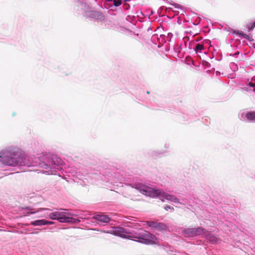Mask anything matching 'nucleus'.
<instances>
[{
  "label": "nucleus",
  "mask_w": 255,
  "mask_h": 255,
  "mask_svg": "<svg viewBox=\"0 0 255 255\" xmlns=\"http://www.w3.org/2000/svg\"><path fill=\"white\" fill-rule=\"evenodd\" d=\"M113 234L123 238L130 239L133 238L137 239L138 242L146 245L155 244L157 240L156 237L150 233L149 232L144 231L143 232L139 233L137 235L130 236L127 235V232L125 230L121 227H116L113 231Z\"/></svg>",
  "instance_id": "obj_1"
},
{
  "label": "nucleus",
  "mask_w": 255,
  "mask_h": 255,
  "mask_svg": "<svg viewBox=\"0 0 255 255\" xmlns=\"http://www.w3.org/2000/svg\"><path fill=\"white\" fill-rule=\"evenodd\" d=\"M135 188L138 189L142 194L152 197H156L159 195L164 196L165 198L167 200H176V198L169 195L165 194L164 192H162L159 189H154L148 186L142 185L140 184H135Z\"/></svg>",
  "instance_id": "obj_2"
},
{
  "label": "nucleus",
  "mask_w": 255,
  "mask_h": 255,
  "mask_svg": "<svg viewBox=\"0 0 255 255\" xmlns=\"http://www.w3.org/2000/svg\"><path fill=\"white\" fill-rule=\"evenodd\" d=\"M0 161L9 166H15L17 165H22L21 158L17 155L0 156Z\"/></svg>",
  "instance_id": "obj_3"
},
{
  "label": "nucleus",
  "mask_w": 255,
  "mask_h": 255,
  "mask_svg": "<svg viewBox=\"0 0 255 255\" xmlns=\"http://www.w3.org/2000/svg\"><path fill=\"white\" fill-rule=\"evenodd\" d=\"M66 212H55L51 213L49 214V218L52 220H57L61 223H73L75 222L76 219L67 217L65 216Z\"/></svg>",
  "instance_id": "obj_4"
},
{
  "label": "nucleus",
  "mask_w": 255,
  "mask_h": 255,
  "mask_svg": "<svg viewBox=\"0 0 255 255\" xmlns=\"http://www.w3.org/2000/svg\"><path fill=\"white\" fill-rule=\"evenodd\" d=\"M146 225L151 228L156 229L158 231L165 230L166 229V226L163 223L154 221H146Z\"/></svg>",
  "instance_id": "obj_5"
},
{
  "label": "nucleus",
  "mask_w": 255,
  "mask_h": 255,
  "mask_svg": "<svg viewBox=\"0 0 255 255\" xmlns=\"http://www.w3.org/2000/svg\"><path fill=\"white\" fill-rule=\"evenodd\" d=\"M94 219L99 222L108 223L111 220V218L108 215L103 213L98 214L94 216Z\"/></svg>",
  "instance_id": "obj_6"
},
{
  "label": "nucleus",
  "mask_w": 255,
  "mask_h": 255,
  "mask_svg": "<svg viewBox=\"0 0 255 255\" xmlns=\"http://www.w3.org/2000/svg\"><path fill=\"white\" fill-rule=\"evenodd\" d=\"M52 222L47 221L45 220H38L31 222V224L33 226H41L47 224H52Z\"/></svg>",
  "instance_id": "obj_7"
},
{
  "label": "nucleus",
  "mask_w": 255,
  "mask_h": 255,
  "mask_svg": "<svg viewBox=\"0 0 255 255\" xmlns=\"http://www.w3.org/2000/svg\"><path fill=\"white\" fill-rule=\"evenodd\" d=\"M194 228H188L184 231V234L185 236H195L194 235Z\"/></svg>",
  "instance_id": "obj_8"
},
{
  "label": "nucleus",
  "mask_w": 255,
  "mask_h": 255,
  "mask_svg": "<svg viewBox=\"0 0 255 255\" xmlns=\"http://www.w3.org/2000/svg\"><path fill=\"white\" fill-rule=\"evenodd\" d=\"M246 117L248 121H255V112H251L248 113L246 115Z\"/></svg>",
  "instance_id": "obj_9"
},
{
  "label": "nucleus",
  "mask_w": 255,
  "mask_h": 255,
  "mask_svg": "<svg viewBox=\"0 0 255 255\" xmlns=\"http://www.w3.org/2000/svg\"><path fill=\"white\" fill-rule=\"evenodd\" d=\"M204 229L201 227L194 228V235L195 236L201 235L204 233Z\"/></svg>",
  "instance_id": "obj_10"
},
{
  "label": "nucleus",
  "mask_w": 255,
  "mask_h": 255,
  "mask_svg": "<svg viewBox=\"0 0 255 255\" xmlns=\"http://www.w3.org/2000/svg\"><path fill=\"white\" fill-rule=\"evenodd\" d=\"M204 49V45L202 44L198 43L196 45L195 50L196 52H198Z\"/></svg>",
  "instance_id": "obj_11"
},
{
  "label": "nucleus",
  "mask_w": 255,
  "mask_h": 255,
  "mask_svg": "<svg viewBox=\"0 0 255 255\" xmlns=\"http://www.w3.org/2000/svg\"><path fill=\"white\" fill-rule=\"evenodd\" d=\"M236 32V33L237 34L242 36L243 37L246 38V39L249 40V35L246 34H245V33H244L242 31H237Z\"/></svg>",
  "instance_id": "obj_12"
},
{
  "label": "nucleus",
  "mask_w": 255,
  "mask_h": 255,
  "mask_svg": "<svg viewBox=\"0 0 255 255\" xmlns=\"http://www.w3.org/2000/svg\"><path fill=\"white\" fill-rule=\"evenodd\" d=\"M122 3L121 0H114V4L115 6H119Z\"/></svg>",
  "instance_id": "obj_13"
},
{
  "label": "nucleus",
  "mask_w": 255,
  "mask_h": 255,
  "mask_svg": "<svg viewBox=\"0 0 255 255\" xmlns=\"http://www.w3.org/2000/svg\"><path fill=\"white\" fill-rule=\"evenodd\" d=\"M255 26V22L253 23V24L252 23H249L248 24V28L249 30H252L253 29Z\"/></svg>",
  "instance_id": "obj_14"
},
{
  "label": "nucleus",
  "mask_w": 255,
  "mask_h": 255,
  "mask_svg": "<svg viewBox=\"0 0 255 255\" xmlns=\"http://www.w3.org/2000/svg\"><path fill=\"white\" fill-rule=\"evenodd\" d=\"M249 85L250 86V87H253L254 88V87H255V83H254L253 82H249Z\"/></svg>",
  "instance_id": "obj_15"
},
{
  "label": "nucleus",
  "mask_w": 255,
  "mask_h": 255,
  "mask_svg": "<svg viewBox=\"0 0 255 255\" xmlns=\"http://www.w3.org/2000/svg\"><path fill=\"white\" fill-rule=\"evenodd\" d=\"M164 209L166 210H168L169 209H171V207L169 206H166L164 207Z\"/></svg>",
  "instance_id": "obj_16"
},
{
  "label": "nucleus",
  "mask_w": 255,
  "mask_h": 255,
  "mask_svg": "<svg viewBox=\"0 0 255 255\" xmlns=\"http://www.w3.org/2000/svg\"><path fill=\"white\" fill-rule=\"evenodd\" d=\"M253 47L255 48V43H253Z\"/></svg>",
  "instance_id": "obj_17"
},
{
  "label": "nucleus",
  "mask_w": 255,
  "mask_h": 255,
  "mask_svg": "<svg viewBox=\"0 0 255 255\" xmlns=\"http://www.w3.org/2000/svg\"><path fill=\"white\" fill-rule=\"evenodd\" d=\"M147 94H149V91H147Z\"/></svg>",
  "instance_id": "obj_18"
},
{
  "label": "nucleus",
  "mask_w": 255,
  "mask_h": 255,
  "mask_svg": "<svg viewBox=\"0 0 255 255\" xmlns=\"http://www.w3.org/2000/svg\"><path fill=\"white\" fill-rule=\"evenodd\" d=\"M254 90V92H255V87H254V90Z\"/></svg>",
  "instance_id": "obj_19"
}]
</instances>
